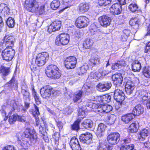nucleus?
I'll return each instance as SVG.
<instances>
[{"label":"nucleus","instance_id":"nucleus-39","mask_svg":"<svg viewBox=\"0 0 150 150\" xmlns=\"http://www.w3.org/2000/svg\"><path fill=\"white\" fill-rule=\"evenodd\" d=\"M83 93L81 90L79 91L78 92L74 94L73 96L72 100L74 103H77L81 99Z\"/></svg>","mask_w":150,"mask_h":150},{"label":"nucleus","instance_id":"nucleus-37","mask_svg":"<svg viewBox=\"0 0 150 150\" xmlns=\"http://www.w3.org/2000/svg\"><path fill=\"white\" fill-rule=\"evenodd\" d=\"M10 11L9 8L6 4L4 3L0 4V13H3L4 15H8Z\"/></svg>","mask_w":150,"mask_h":150},{"label":"nucleus","instance_id":"nucleus-2","mask_svg":"<svg viewBox=\"0 0 150 150\" xmlns=\"http://www.w3.org/2000/svg\"><path fill=\"white\" fill-rule=\"evenodd\" d=\"M28 139L31 142L37 140L38 138L36 132L34 129H31L29 127L26 128L21 136L17 137V141L19 144L23 147L26 146L28 141L25 138Z\"/></svg>","mask_w":150,"mask_h":150},{"label":"nucleus","instance_id":"nucleus-27","mask_svg":"<svg viewBox=\"0 0 150 150\" xmlns=\"http://www.w3.org/2000/svg\"><path fill=\"white\" fill-rule=\"evenodd\" d=\"M143 112V107L140 104H138L134 107L132 113L134 116H139L142 114Z\"/></svg>","mask_w":150,"mask_h":150},{"label":"nucleus","instance_id":"nucleus-49","mask_svg":"<svg viewBox=\"0 0 150 150\" xmlns=\"http://www.w3.org/2000/svg\"><path fill=\"white\" fill-rule=\"evenodd\" d=\"M92 125V122L89 119L86 120L82 124V126L86 129L91 128Z\"/></svg>","mask_w":150,"mask_h":150},{"label":"nucleus","instance_id":"nucleus-44","mask_svg":"<svg viewBox=\"0 0 150 150\" xmlns=\"http://www.w3.org/2000/svg\"><path fill=\"white\" fill-rule=\"evenodd\" d=\"M120 150H136L133 144L123 145L120 147Z\"/></svg>","mask_w":150,"mask_h":150},{"label":"nucleus","instance_id":"nucleus-10","mask_svg":"<svg viewBox=\"0 0 150 150\" xmlns=\"http://www.w3.org/2000/svg\"><path fill=\"white\" fill-rule=\"evenodd\" d=\"M92 138V134L88 132L81 134L79 137L80 141L81 142L89 145L88 150H93V149H91L93 146L90 145V144L93 142Z\"/></svg>","mask_w":150,"mask_h":150},{"label":"nucleus","instance_id":"nucleus-29","mask_svg":"<svg viewBox=\"0 0 150 150\" xmlns=\"http://www.w3.org/2000/svg\"><path fill=\"white\" fill-rule=\"evenodd\" d=\"M139 8V6L136 1L131 2L128 6V9L132 13L138 12Z\"/></svg>","mask_w":150,"mask_h":150},{"label":"nucleus","instance_id":"nucleus-48","mask_svg":"<svg viewBox=\"0 0 150 150\" xmlns=\"http://www.w3.org/2000/svg\"><path fill=\"white\" fill-rule=\"evenodd\" d=\"M88 69V67L87 65H83L79 68L78 69L79 74V75H83L86 73Z\"/></svg>","mask_w":150,"mask_h":150},{"label":"nucleus","instance_id":"nucleus-35","mask_svg":"<svg viewBox=\"0 0 150 150\" xmlns=\"http://www.w3.org/2000/svg\"><path fill=\"white\" fill-rule=\"evenodd\" d=\"M112 146L107 143H100L97 147V150H112Z\"/></svg>","mask_w":150,"mask_h":150},{"label":"nucleus","instance_id":"nucleus-6","mask_svg":"<svg viewBox=\"0 0 150 150\" xmlns=\"http://www.w3.org/2000/svg\"><path fill=\"white\" fill-rule=\"evenodd\" d=\"M135 99L139 102L142 104L146 103L147 107L150 109V97L148 99V92L146 90L142 89L139 92Z\"/></svg>","mask_w":150,"mask_h":150},{"label":"nucleus","instance_id":"nucleus-16","mask_svg":"<svg viewBox=\"0 0 150 150\" xmlns=\"http://www.w3.org/2000/svg\"><path fill=\"white\" fill-rule=\"evenodd\" d=\"M111 98V96L109 94L107 93L102 96H96V101L100 103L106 104L110 102Z\"/></svg>","mask_w":150,"mask_h":150},{"label":"nucleus","instance_id":"nucleus-40","mask_svg":"<svg viewBox=\"0 0 150 150\" xmlns=\"http://www.w3.org/2000/svg\"><path fill=\"white\" fill-rule=\"evenodd\" d=\"M81 122V119H78L71 125V129L72 130L77 131L80 129L79 125Z\"/></svg>","mask_w":150,"mask_h":150},{"label":"nucleus","instance_id":"nucleus-13","mask_svg":"<svg viewBox=\"0 0 150 150\" xmlns=\"http://www.w3.org/2000/svg\"><path fill=\"white\" fill-rule=\"evenodd\" d=\"M124 83L126 92L128 94H131L134 90L133 83L131 78L129 77H125L124 79Z\"/></svg>","mask_w":150,"mask_h":150},{"label":"nucleus","instance_id":"nucleus-32","mask_svg":"<svg viewBox=\"0 0 150 150\" xmlns=\"http://www.w3.org/2000/svg\"><path fill=\"white\" fill-rule=\"evenodd\" d=\"M149 132L148 129H142L138 134V139L141 141L144 140L146 137L148 135Z\"/></svg>","mask_w":150,"mask_h":150},{"label":"nucleus","instance_id":"nucleus-1","mask_svg":"<svg viewBox=\"0 0 150 150\" xmlns=\"http://www.w3.org/2000/svg\"><path fill=\"white\" fill-rule=\"evenodd\" d=\"M45 5L39 6V3L36 0H25L23 4L24 8L28 12L37 13L39 15L45 13Z\"/></svg>","mask_w":150,"mask_h":150},{"label":"nucleus","instance_id":"nucleus-11","mask_svg":"<svg viewBox=\"0 0 150 150\" xmlns=\"http://www.w3.org/2000/svg\"><path fill=\"white\" fill-rule=\"evenodd\" d=\"M120 134L117 132L110 133L107 137L108 143L111 145L117 144L120 141Z\"/></svg>","mask_w":150,"mask_h":150},{"label":"nucleus","instance_id":"nucleus-42","mask_svg":"<svg viewBox=\"0 0 150 150\" xmlns=\"http://www.w3.org/2000/svg\"><path fill=\"white\" fill-rule=\"evenodd\" d=\"M8 117V121L11 125L14 124L18 120V115L13 114L12 115L10 114Z\"/></svg>","mask_w":150,"mask_h":150},{"label":"nucleus","instance_id":"nucleus-4","mask_svg":"<svg viewBox=\"0 0 150 150\" xmlns=\"http://www.w3.org/2000/svg\"><path fill=\"white\" fill-rule=\"evenodd\" d=\"M45 73L48 77L54 80L59 79L62 75L59 68L53 64L49 65L47 66Z\"/></svg>","mask_w":150,"mask_h":150},{"label":"nucleus","instance_id":"nucleus-22","mask_svg":"<svg viewBox=\"0 0 150 150\" xmlns=\"http://www.w3.org/2000/svg\"><path fill=\"white\" fill-rule=\"evenodd\" d=\"M13 38L11 35H6L4 37L2 40L4 41L5 45L10 47H13L14 46V42Z\"/></svg>","mask_w":150,"mask_h":150},{"label":"nucleus","instance_id":"nucleus-56","mask_svg":"<svg viewBox=\"0 0 150 150\" xmlns=\"http://www.w3.org/2000/svg\"><path fill=\"white\" fill-rule=\"evenodd\" d=\"M103 108L104 109V112L105 113L109 112L112 109V106L108 105H104Z\"/></svg>","mask_w":150,"mask_h":150},{"label":"nucleus","instance_id":"nucleus-52","mask_svg":"<svg viewBox=\"0 0 150 150\" xmlns=\"http://www.w3.org/2000/svg\"><path fill=\"white\" fill-rule=\"evenodd\" d=\"M52 138L54 140L55 143L58 145L59 144V140L60 139V133L58 132L54 133L52 135Z\"/></svg>","mask_w":150,"mask_h":150},{"label":"nucleus","instance_id":"nucleus-50","mask_svg":"<svg viewBox=\"0 0 150 150\" xmlns=\"http://www.w3.org/2000/svg\"><path fill=\"white\" fill-rule=\"evenodd\" d=\"M86 110L83 108H80L78 110V116L81 120L86 117Z\"/></svg>","mask_w":150,"mask_h":150},{"label":"nucleus","instance_id":"nucleus-5","mask_svg":"<svg viewBox=\"0 0 150 150\" xmlns=\"http://www.w3.org/2000/svg\"><path fill=\"white\" fill-rule=\"evenodd\" d=\"M33 105L34 107V110L32 111V115L35 118L36 125L37 126H39V131L42 134L41 136L42 137V138L43 140H45V138L46 137L45 134L46 133V132L45 129L41 125L40 123V121L38 117V116L40 114L39 108L35 104H34Z\"/></svg>","mask_w":150,"mask_h":150},{"label":"nucleus","instance_id":"nucleus-38","mask_svg":"<svg viewBox=\"0 0 150 150\" xmlns=\"http://www.w3.org/2000/svg\"><path fill=\"white\" fill-rule=\"evenodd\" d=\"M100 103L98 102L94 103V112L97 113H102L104 112V109L103 108L104 105L100 104Z\"/></svg>","mask_w":150,"mask_h":150},{"label":"nucleus","instance_id":"nucleus-24","mask_svg":"<svg viewBox=\"0 0 150 150\" xmlns=\"http://www.w3.org/2000/svg\"><path fill=\"white\" fill-rule=\"evenodd\" d=\"M98 19L101 25L105 26L109 25L111 21L110 17L105 15L100 16L99 18Z\"/></svg>","mask_w":150,"mask_h":150},{"label":"nucleus","instance_id":"nucleus-57","mask_svg":"<svg viewBox=\"0 0 150 150\" xmlns=\"http://www.w3.org/2000/svg\"><path fill=\"white\" fill-rule=\"evenodd\" d=\"M55 120L56 123V125L59 129V130L62 129L64 126V124L62 122L59 120L58 118H56L55 119Z\"/></svg>","mask_w":150,"mask_h":150},{"label":"nucleus","instance_id":"nucleus-26","mask_svg":"<svg viewBox=\"0 0 150 150\" xmlns=\"http://www.w3.org/2000/svg\"><path fill=\"white\" fill-rule=\"evenodd\" d=\"M10 67H7L3 65L0 67V74L2 78L8 75L11 73Z\"/></svg>","mask_w":150,"mask_h":150},{"label":"nucleus","instance_id":"nucleus-34","mask_svg":"<svg viewBox=\"0 0 150 150\" xmlns=\"http://www.w3.org/2000/svg\"><path fill=\"white\" fill-rule=\"evenodd\" d=\"M139 19L137 17L132 18L129 21V24L133 28L136 29L139 27Z\"/></svg>","mask_w":150,"mask_h":150},{"label":"nucleus","instance_id":"nucleus-36","mask_svg":"<svg viewBox=\"0 0 150 150\" xmlns=\"http://www.w3.org/2000/svg\"><path fill=\"white\" fill-rule=\"evenodd\" d=\"M117 118V116L114 114L108 115L106 118V121L110 125L114 123Z\"/></svg>","mask_w":150,"mask_h":150},{"label":"nucleus","instance_id":"nucleus-8","mask_svg":"<svg viewBox=\"0 0 150 150\" xmlns=\"http://www.w3.org/2000/svg\"><path fill=\"white\" fill-rule=\"evenodd\" d=\"M70 39L69 34L67 33H62L56 37L55 43L58 46H65L69 43Z\"/></svg>","mask_w":150,"mask_h":150},{"label":"nucleus","instance_id":"nucleus-59","mask_svg":"<svg viewBox=\"0 0 150 150\" xmlns=\"http://www.w3.org/2000/svg\"><path fill=\"white\" fill-rule=\"evenodd\" d=\"M54 27L51 24L49 26L47 27V30L50 33H51L56 31L57 30L55 29Z\"/></svg>","mask_w":150,"mask_h":150},{"label":"nucleus","instance_id":"nucleus-47","mask_svg":"<svg viewBox=\"0 0 150 150\" xmlns=\"http://www.w3.org/2000/svg\"><path fill=\"white\" fill-rule=\"evenodd\" d=\"M60 5V2L59 0H53L51 2L50 6L52 9L55 10L58 8Z\"/></svg>","mask_w":150,"mask_h":150},{"label":"nucleus","instance_id":"nucleus-30","mask_svg":"<svg viewBox=\"0 0 150 150\" xmlns=\"http://www.w3.org/2000/svg\"><path fill=\"white\" fill-rule=\"evenodd\" d=\"M134 117L132 113H128L122 115L121 117V120L125 124H127L132 120Z\"/></svg>","mask_w":150,"mask_h":150},{"label":"nucleus","instance_id":"nucleus-9","mask_svg":"<svg viewBox=\"0 0 150 150\" xmlns=\"http://www.w3.org/2000/svg\"><path fill=\"white\" fill-rule=\"evenodd\" d=\"M89 23V21L88 18L85 16H81L76 18L75 25L77 28H82L87 27Z\"/></svg>","mask_w":150,"mask_h":150},{"label":"nucleus","instance_id":"nucleus-45","mask_svg":"<svg viewBox=\"0 0 150 150\" xmlns=\"http://www.w3.org/2000/svg\"><path fill=\"white\" fill-rule=\"evenodd\" d=\"M106 127L105 125L103 123L99 124L98 127L96 134L97 135L101 134V133L105 131Z\"/></svg>","mask_w":150,"mask_h":150},{"label":"nucleus","instance_id":"nucleus-63","mask_svg":"<svg viewBox=\"0 0 150 150\" xmlns=\"http://www.w3.org/2000/svg\"><path fill=\"white\" fill-rule=\"evenodd\" d=\"M3 150H15L13 146L7 145L4 147Z\"/></svg>","mask_w":150,"mask_h":150},{"label":"nucleus","instance_id":"nucleus-19","mask_svg":"<svg viewBox=\"0 0 150 150\" xmlns=\"http://www.w3.org/2000/svg\"><path fill=\"white\" fill-rule=\"evenodd\" d=\"M112 78L113 83L116 86H119L122 84L123 78L120 73H117L112 75Z\"/></svg>","mask_w":150,"mask_h":150},{"label":"nucleus","instance_id":"nucleus-7","mask_svg":"<svg viewBox=\"0 0 150 150\" xmlns=\"http://www.w3.org/2000/svg\"><path fill=\"white\" fill-rule=\"evenodd\" d=\"M9 46L6 47L1 53V56L3 60L7 62L12 60L15 56V50L13 47H10Z\"/></svg>","mask_w":150,"mask_h":150},{"label":"nucleus","instance_id":"nucleus-61","mask_svg":"<svg viewBox=\"0 0 150 150\" xmlns=\"http://www.w3.org/2000/svg\"><path fill=\"white\" fill-rule=\"evenodd\" d=\"M18 120H17L20 122H25L26 121V117L23 115H18Z\"/></svg>","mask_w":150,"mask_h":150},{"label":"nucleus","instance_id":"nucleus-51","mask_svg":"<svg viewBox=\"0 0 150 150\" xmlns=\"http://www.w3.org/2000/svg\"><path fill=\"white\" fill-rule=\"evenodd\" d=\"M112 0H98V4L100 6H106L112 2Z\"/></svg>","mask_w":150,"mask_h":150},{"label":"nucleus","instance_id":"nucleus-46","mask_svg":"<svg viewBox=\"0 0 150 150\" xmlns=\"http://www.w3.org/2000/svg\"><path fill=\"white\" fill-rule=\"evenodd\" d=\"M142 74L146 78H150V67L145 66L143 68Z\"/></svg>","mask_w":150,"mask_h":150},{"label":"nucleus","instance_id":"nucleus-17","mask_svg":"<svg viewBox=\"0 0 150 150\" xmlns=\"http://www.w3.org/2000/svg\"><path fill=\"white\" fill-rule=\"evenodd\" d=\"M8 85V88L11 90H17L18 88V82L14 76L12 77L11 79L5 84Z\"/></svg>","mask_w":150,"mask_h":150},{"label":"nucleus","instance_id":"nucleus-20","mask_svg":"<svg viewBox=\"0 0 150 150\" xmlns=\"http://www.w3.org/2000/svg\"><path fill=\"white\" fill-rule=\"evenodd\" d=\"M52 89V88H47L45 86L42 87L40 90L41 96L45 99L49 98L51 95Z\"/></svg>","mask_w":150,"mask_h":150},{"label":"nucleus","instance_id":"nucleus-21","mask_svg":"<svg viewBox=\"0 0 150 150\" xmlns=\"http://www.w3.org/2000/svg\"><path fill=\"white\" fill-rule=\"evenodd\" d=\"M89 8L90 6L88 3L82 2L78 6L77 10L79 14H83L87 11Z\"/></svg>","mask_w":150,"mask_h":150},{"label":"nucleus","instance_id":"nucleus-15","mask_svg":"<svg viewBox=\"0 0 150 150\" xmlns=\"http://www.w3.org/2000/svg\"><path fill=\"white\" fill-rule=\"evenodd\" d=\"M69 145L72 150H81V149L78 139L75 136L71 138Z\"/></svg>","mask_w":150,"mask_h":150},{"label":"nucleus","instance_id":"nucleus-41","mask_svg":"<svg viewBox=\"0 0 150 150\" xmlns=\"http://www.w3.org/2000/svg\"><path fill=\"white\" fill-rule=\"evenodd\" d=\"M93 84H89L88 83L85 84L83 86V88L85 89V93H93Z\"/></svg>","mask_w":150,"mask_h":150},{"label":"nucleus","instance_id":"nucleus-31","mask_svg":"<svg viewBox=\"0 0 150 150\" xmlns=\"http://www.w3.org/2000/svg\"><path fill=\"white\" fill-rule=\"evenodd\" d=\"M125 62L123 60L117 61V62L112 64L111 69L113 70H117L125 66Z\"/></svg>","mask_w":150,"mask_h":150},{"label":"nucleus","instance_id":"nucleus-23","mask_svg":"<svg viewBox=\"0 0 150 150\" xmlns=\"http://www.w3.org/2000/svg\"><path fill=\"white\" fill-rule=\"evenodd\" d=\"M112 86L110 83H99L96 86L97 89L99 91L103 92L108 90Z\"/></svg>","mask_w":150,"mask_h":150},{"label":"nucleus","instance_id":"nucleus-33","mask_svg":"<svg viewBox=\"0 0 150 150\" xmlns=\"http://www.w3.org/2000/svg\"><path fill=\"white\" fill-rule=\"evenodd\" d=\"M132 69L134 72H139L141 69L140 63L137 60L134 61L132 64Z\"/></svg>","mask_w":150,"mask_h":150},{"label":"nucleus","instance_id":"nucleus-58","mask_svg":"<svg viewBox=\"0 0 150 150\" xmlns=\"http://www.w3.org/2000/svg\"><path fill=\"white\" fill-rule=\"evenodd\" d=\"M0 112L2 116L5 117L4 119V121H6L8 118L7 113L4 109L1 108L0 110Z\"/></svg>","mask_w":150,"mask_h":150},{"label":"nucleus","instance_id":"nucleus-43","mask_svg":"<svg viewBox=\"0 0 150 150\" xmlns=\"http://www.w3.org/2000/svg\"><path fill=\"white\" fill-rule=\"evenodd\" d=\"M21 93L23 96V98L25 100H30V93L26 89H22Z\"/></svg>","mask_w":150,"mask_h":150},{"label":"nucleus","instance_id":"nucleus-55","mask_svg":"<svg viewBox=\"0 0 150 150\" xmlns=\"http://www.w3.org/2000/svg\"><path fill=\"white\" fill-rule=\"evenodd\" d=\"M131 141V139L129 137H127L124 139H121L120 140L121 143L122 145H124L129 143Z\"/></svg>","mask_w":150,"mask_h":150},{"label":"nucleus","instance_id":"nucleus-60","mask_svg":"<svg viewBox=\"0 0 150 150\" xmlns=\"http://www.w3.org/2000/svg\"><path fill=\"white\" fill-rule=\"evenodd\" d=\"M54 27L51 24L49 26L47 27V30L50 33H51L56 31L57 30L55 29Z\"/></svg>","mask_w":150,"mask_h":150},{"label":"nucleus","instance_id":"nucleus-12","mask_svg":"<svg viewBox=\"0 0 150 150\" xmlns=\"http://www.w3.org/2000/svg\"><path fill=\"white\" fill-rule=\"evenodd\" d=\"M77 59L73 56H69L66 58L64 61L65 67L68 69H72L76 67Z\"/></svg>","mask_w":150,"mask_h":150},{"label":"nucleus","instance_id":"nucleus-25","mask_svg":"<svg viewBox=\"0 0 150 150\" xmlns=\"http://www.w3.org/2000/svg\"><path fill=\"white\" fill-rule=\"evenodd\" d=\"M139 128V123L134 122L131 123L128 127L127 130L129 133H135L138 132Z\"/></svg>","mask_w":150,"mask_h":150},{"label":"nucleus","instance_id":"nucleus-62","mask_svg":"<svg viewBox=\"0 0 150 150\" xmlns=\"http://www.w3.org/2000/svg\"><path fill=\"white\" fill-rule=\"evenodd\" d=\"M150 50V41L147 42L144 47V52L145 53H147Z\"/></svg>","mask_w":150,"mask_h":150},{"label":"nucleus","instance_id":"nucleus-3","mask_svg":"<svg viewBox=\"0 0 150 150\" xmlns=\"http://www.w3.org/2000/svg\"><path fill=\"white\" fill-rule=\"evenodd\" d=\"M49 58L47 53L43 52L38 54L35 58L32 59L30 66L31 70L34 72L38 70V67L44 65Z\"/></svg>","mask_w":150,"mask_h":150},{"label":"nucleus","instance_id":"nucleus-64","mask_svg":"<svg viewBox=\"0 0 150 150\" xmlns=\"http://www.w3.org/2000/svg\"><path fill=\"white\" fill-rule=\"evenodd\" d=\"M92 45V43L89 41H86V42L83 43V46L86 48L88 49L91 47Z\"/></svg>","mask_w":150,"mask_h":150},{"label":"nucleus","instance_id":"nucleus-18","mask_svg":"<svg viewBox=\"0 0 150 150\" xmlns=\"http://www.w3.org/2000/svg\"><path fill=\"white\" fill-rule=\"evenodd\" d=\"M121 4L118 3L113 4L110 8V12L114 15L120 14L122 11Z\"/></svg>","mask_w":150,"mask_h":150},{"label":"nucleus","instance_id":"nucleus-14","mask_svg":"<svg viewBox=\"0 0 150 150\" xmlns=\"http://www.w3.org/2000/svg\"><path fill=\"white\" fill-rule=\"evenodd\" d=\"M113 97L114 99L121 105L125 99V94L122 90L117 89L114 91Z\"/></svg>","mask_w":150,"mask_h":150},{"label":"nucleus","instance_id":"nucleus-53","mask_svg":"<svg viewBox=\"0 0 150 150\" xmlns=\"http://www.w3.org/2000/svg\"><path fill=\"white\" fill-rule=\"evenodd\" d=\"M6 23L8 27L12 28L14 26L15 20L12 17H9L6 21Z\"/></svg>","mask_w":150,"mask_h":150},{"label":"nucleus","instance_id":"nucleus-54","mask_svg":"<svg viewBox=\"0 0 150 150\" xmlns=\"http://www.w3.org/2000/svg\"><path fill=\"white\" fill-rule=\"evenodd\" d=\"M57 30L60 29L61 26V22L58 20H55L51 23Z\"/></svg>","mask_w":150,"mask_h":150},{"label":"nucleus","instance_id":"nucleus-28","mask_svg":"<svg viewBox=\"0 0 150 150\" xmlns=\"http://www.w3.org/2000/svg\"><path fill=\"white\" fill-rule=\"evenodd\" d=\"M31 90L32 91V94L36 105H39L41 103L42 100L41 98L39 95L37 93L34 88V87H32Z\"/></svg>","mask_w":150,"mask_h":150}]
</instances>
